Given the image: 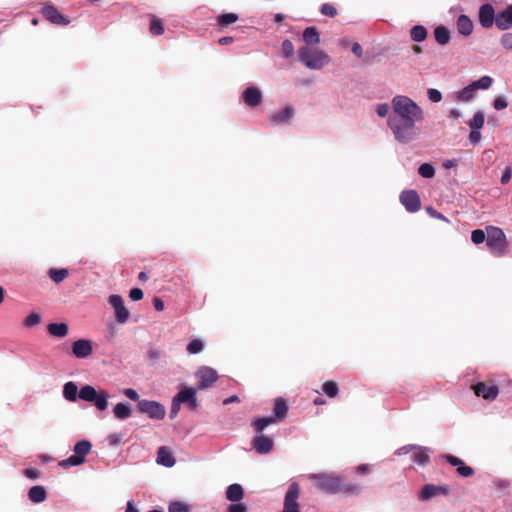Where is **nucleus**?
<instances>
[{
    "label": "nucleus",
    "mask_w": 512,
    "mask_h": 512,
    "mask_svg": "<svg viewBox=\"0 0 512 512\" xmlns=\"http://www.w3.org/2000/svg\"><path fill=\"white\" fill-rule=\"evenodd\" d=\"M41 323V315L38 313H30L25 319L23 320V325L25 327H34Z\"/></svg>",
    "instance_id": "obj_40"
},
{
    "label": "nucleus",
    "mask_w": 512,
    "mask_h": 512,
    "mask_svg": "<svg viewBox=\"0 0 512 512\" xmlns=\"http://www.w3.org/2000/svg\"><path fill=\"white\" fill-rule=\"evenodd\" d=\"M457 472L462 477H471L474 475V469L470 466H467L466 464H464L460 468H458Z\"/></svg>",
    "instance_id": "obj_51"
},
{
    "label": "nucleus",
    "mask_w": 512,
    "mask_h": 512,
    "mask_svg": "<svg viewBox=\"0 0 512 512\" xmlns=\"http://www.w3.org/2000/svg\"><path fill=\"white\" fill-rule=\"evenodd\" d=\"M393 111L388 117V126L395 138L403 143L415 136V123L423 119L422 109L406 96H395L392 100Z\"/></svg>",
    "instance_id": "obj_1"
},
{
    "label": "nucleus",
    "mask_w": 512,
    "mask_h": 512,
    "mask_svg": "<svg viewBox=\"0 0 512 512\" xmlns=\"http://www.w3.org/2000/svg\"><path fill=\"white\" fill-rule=\"evenodd\" d=\"M196 388H184L180 390L174 397L180 404H187V406L194 410L198 407V400L196 397Z\"/></svg>",
    "instance_id": "obj_15"
},
{
    "label": "nucleus",
    "mask_w": 512,
    "mask_h": 512,
    "mask_svg": "<svg viewBox=\"0 0 512 512\" xmlns=\"http://www.w3.org/2000/svg\"><path fill=\"white\" fill-rule=\"evenodd\" d=\"M92 352V343L87 339H79L72 344V353L77 358H87Z\"/></svg>",
    "instance_id": "obj_20"
},
{
    "label": "nucleus",
    "mask_w": 512,
    "mask_h": 512,
    "mask_svg": "<svg viewBox=\"0 0 512 512\" xmlns=\"http://www.w3.org/2000/svg\"><path fill=\"white\" fill-rule=\"evenodd\" d=\"M41 13L47 21L54 25L67 26L70 24L69 18L63 15L54 5H45Z\"/></svg>",
    "instance_id": "obj_10"
},
{
    "label": "nucleus",
    "mask_w": 512,
    "mask_h": 512,
    "mask_svg": "<svg viewBox=\"0 0 512 512\" xmlns=\"http://www.w3.org/2000/svg\"><path fill=\"white\" fill-rule=\"evenodd\" d=\"M428 97L432 102H440L442 99V94L439 90L430 88L428 89Z\"/></svg>",
    "instance_id": "obj_52"
},
{
    "label": "nucleus",
    "mask_w": 512,
    "mask_h": 512,
    "mask_svg": "<svg viewBox=\"0 0 512 512\" xmlns=\"http://www.w3.org/2000/svg\"><path fill=\"white\" fill-rule=\"evenodd\" d=\"M203 348L204 345L202 341L194 339L187 345V352L189 354H197L200 353L203 350Z\"/></svg>",
    "instance_id": "obj_42"
},
{
    "label": "nucleus",
    "mask_w": 512,
    "mask_h": 512,
    "mask_svg": "<svg viewBox=\"0 0 512 512\" xmlns=\"http://www.w3.org/2000/svg\"><path fill=\"white\" fill-rule=\"evenodd\" d=\"M281 50L285 58H290L294 55V45L289 39L282 42Z\"/></svg>",
    "instance_id": "obj_43"
},
{
    "label": "nucleus",
    "mask_w": 512,
    "mask_h": 512,
    "mask_svg": "<svg viewBox=\"0 0 512 512\" xmlns=\"http://www.w3.org/2000/svg\"><path fill=\"white\" fill-rule=\"evenodd\" d=\"M322 391L329 398H335L339 394V387L335 381L329 380L323 383Z\"/></svg>",
    "instance_id": "obj_33"
},
{
    "label": "nucleus",
    "mask_w": 512,
    "mask_h": 512,
    "mask_svg": "<svg viewBox=\"0 0 512 512\" xmlns=\"http://www.w3.org/2000/svg\"><path fill=\"white\" fill-rule=\"evenodd\" d=\"M299 60L309 69L319 70L330 62V57L324 51L302 46L298 51Z\"/></svg>",
    "instance_id": "obj_4"
},
{
    "label": "nucleus",
    "mask_w": 512,
    "mask_h": 512,
    "mask_svg": "<svg viewBox=\"0 0 512 512\" xmlns=\"http://www.w3.org/2000/svg\"><path fill=\"white\" fill-rule=\"evenodd\" d=\"M418 173L424 178H432L435 175V169L431 164L424 163L419 166Z\"/></svg>",
    "instance_id": "obj_39"
},
{
    "label": "nucleus",
    "mask_w": 512,
    "mask_h": 512,
    "mask_svg": "<svg viewBox=\"0 0 512 512\" xmlns=\"http://www.w3.org/2000/svg\"><path fill=\"white\" fill-rule=\"evenodd\" d=\"M109 303L115 310V317L117 322L125 323L129 319L130 313L124 305L123 298L120 295H111Z\"/></svg>",
    "instance_id": "obj_14"
},
{
    "label": "nucleus",
    "mask_w": 512,
    "mask_h": 512,
    "mask_svg": "<svg viewBox=\"0 0 512 512\" xmlns=\"http://www.w3.org/2000/svg\"><path fill=\"white\" fill-rule=\"evenodd\" d=\"M242 98L249 107L259 106L263 99L261 90L255 86L246 88L242 93Z\"/></svg>",
    "instance_id": "obj_19"
},
{
    "label": "nucleus",
    "mask_w": 512,
    "mask_h": 512,
    "mask_svg": "<svg viewBox=\"0 0 512 512\" xmlns=\"http://www.w3.org/2000/svg\"><path fill=\"white\" fill-rule=\"evenodd\" d=\"M411 39L415 42L424 41L427 37V30L422 25H415L410 30Z\"/></svg>",
    "instance_id": "obj_32"
},
{
    "label": "nucleus",
    "mask_w": 512,
    "mask_h": 512,
    "mask_svg": "<svg viewBox=\"0 0 512 512\" xmlns=\"http://www.w3.org/2000/svg\"><path fill=\"white\" fill-rule=\"evenodd\" d=\"M496 27L502 31L512 27V4L497 13Z\"/></svg>",
    "instance_id": "obj_21"
},
{
    "label": "nucleus",
    "mask_w": 512,
    "mask_h": 512,
    "mask_svg": "<svg viewBox=\"0 0 512 512\" xmlns=\"http://www.w3.org/2000/svg\"><path fill=\"white\" fill-rule=\"evenodd\" d=\"M149 31L156 36L162 35L164 33V25L161 19L153 16L150 21Z\"/></svg>",
    "instance_id": "obj_35"
},
{
    "label": "nucleus",
    "mask_w": 512,
    "mask_h": 512,
    "mask_svg": "<svg viewBox=\"0 0 512 512\" xmlns=\"http://www.w3.org/2000/svg\"><path fill=\"white\" fill-rule=\"evenodd\" d=\"M181 404L176 401L175 397L172 399L171 409H170V418L174 419L177 417Z\"/></svg>",
    "instance_id": "obj_53"
},
{
    "label": "nucleus",
    "mask_w": 512,
    "mask_h": 512,
    "mask_svg": "<svg viewBox=\"0 0 512 512\" xmlns=\"http://www.w3.org/2000/svg\"><path fill=\"white\" fill-rule=\"evenodd\" d=\"M476 91V89L474 87H472V84H469L468 86H466L465 88H463L461 91L458 92V100L460 101H463V102H468L470 100L473 99L474 97V92Z\"/></svg>",
    "instance_id": "obj_37"
},
{
    "label": "nucleus",
    "mask_w": 512,
    "mask_h": 512,
    "mask_svg": "<svg viewBox=\"0 0 512 512\" xmlns=\"http://www.w3.org/2000/svg\"><path fill=\"white\" fill-rule=\"evenodd\" d=\"M225 496L231 502H239L244 498V489L238 483L231 484L227 487Z\"/></svg>",
    "instance_id": "obj_23"
},
{
    "label": "nucleus",
    "mask_w": 512,
    "mask_h": 512,
    "mask_svg": "<svg viewBox=\"0 0 512 512\" xmlns=\"http://www.w3.org/2000/svg\"><path fill=\"white\" fill-rule=\"evenodd\" d=\"M248 507L245 503L235 502L227 507L226 512H247Z\"/></svg>",
    "instance_id": "obj_45"
},
{
    "label": "nucleus",
    "mask_w": 512,
    "mask_h": 512,
    "mask_svg": "<svg viewBox=\"0 0 512 512\" xmlns=\"http://www.w3.org/2000/svg\"><path fill=\"white\" fill-rule=\"evenodd\" d=\"M510 178H511V171H510V169H507V170L503 173V175H502V177H501V183H502L503 185L507 184V183L509 182Z\"/></svg>",
    "instance_id": "obj_62"
},
{
    "label": "nucleus",
    "mask_w": 512,
    "mask_h": 512,
    "mask_svg": "<svg viewBox=\"0 0 512 512\" xmlns=\"http://www.w3.org/2000/svg\"><path fill=\"white\" fill-rule=\"evenodd\" d=\"M434 36L435 40L441 45L447 44L450 40L449 30L444 26H438L434 30Z\"/></svg>",
    "instance_id": "obj_31"
},
{
    "label": "nucleus",
    "mask_w": 512,
    "mask_h": 512,
    "mask_svg": "<svg viewBox=\"0 0 512 512\" xmlns=\"http://www.w3.org/2000/svg\"><path fill=\"white\" fill-rule=\"evenodd\" d=\"M153 305H154V308L157 310V311H162L164 310V302L160 299V298H154L153 300Z\"/></svg>",
    "instance_id": "obj_61"
},
{
    "label": "nucleus",
    "mask_w": 512,
    "mask_h": 512,
    "mask_svg": "<svg viewBox=\"0 0 512 512\" xmlns=\"http://www.w3.org/2000/svg\"><path fill=\"white\" fill-rule=\"evenodd\" d=\"M321 13L325 16L334 17L337 15V9L329 3H325L321 6Z\"/></svg>",
    "instance_id": "obj_47"
},
{
    "label": "nucleus",
    "mask_w": 512,
    "mask_h": 512,
    "mask_svg": "<svg viewBox=\"0 0 512 512\" xmlns=\"http://www.w3.org/2000/svg\"><path fill=\"white\" fill-rule=\"evenodd\" d=\"M445 458V460L451 464L452 466H455L458 468H460L462 465H464L465 463L463 462V460H461L460 458L456 457V456H453V455H450V454H447V455H444L443 456Z\"/></svg>",
    "instance_id": "obj_48"
},
{
    "label": "nucleus",
    "mask_w": 512,
    "mask_h": 512,
    "mask_svg": "<svg viewBox=\"0 0 512 512\" xmlns=\"http://www.w3.org/2000/svg\"><path fill=\"white\" fill-rule=\"evenodd\" d=\"M474 393L478 397L486 400H494L499 393V389L495 384H487L485 382H478L472 386Z\"/></svg>",
    "instance_id": "obj_16"
},
{
    "label": "nucleus",
    "mask_w": 512,
    "mask_h": 512,
    "mask_svg": "<svg viewBox=\"0 0 512 512\" xmlns=\"http://www.w3.org/2000/svg\"><path fill=\"white\" fill-rule=\"evenodd\" d=\"M450 493V487L449 485H433V484H427L425 485L420 493V499L423 501H427L431 499L434 496L437 495H448Z\"/></svg>",
    "instance_id": "obj_17"
},
{
    "label": "nucleus",
    "mask_w": 512,
    "mask_h": 512,
    "mask_svg": "<svg viewBox=\"0 0 512 512\" xmlns=\"http://www.w3.org/2000/svg\"><path fill=\"white\" fill-rule=\"evenodd\" d=\"M238 19L239 16L236 13H225L217 17V24L222 28L228 27L229 25L235 23Z\"/></svg>",
    "instance_id": "obj_34"
},
{
    "label": "nucleus",
    "mask_w": 512,
    "mask_h": 512,
    "mask_svg": "<svg viewBox=\"0 0 512 512\" xmlns=\"http://www.w3.org/2000/svg\"><path fill=\"white\" fill-rule=\"evenodd\" d=\"M445 458V460L451 464L452 466H455L458 468H460L462 465H464L465 463L463 462V460H461L460 458L456 457V456H453V455H450V454H447V455H444L443 456Z\"/></svg>",
    "instance_id": "obj_49"
},
{
    "label": "nucleus",
    "mask_w": 512,
    "mask_h": 512,
    "mask_svg": "<svg viewBox=\"0 0 512 512\" xmlns=\"http://www.w3.org/2000/svg\"><path fill=\"white\" fill-rule=\"evenodd\" d=\"M486 235H487V232L485 233L481 229H476V230H473L471 233V240L474 244H481L485 241V239H487Z\"/></svg>",
    "instance_id": "obj_44"
},
{
    "label": "nucleus",
    "mask_w": 512,
    "mask_h": 512,
    "mask_svg": "<svg viewBox=\"0 0 512 512\" xmlns=\"http://www.w3.org/2000/svg\"><path fill=\"white\" fill-rule=\"evenodd\" d=\"M47 493L43 486H33L28 491L29 500L34 503H41L46 499Z\"/></svg>",
    "instance_id": "obj_27"
},
{
    "label": "nucleus",
    "mask_w": 512,
    "mask_h": 512,
    "mask_svg": "<svg viewBox=\"0 0 512 512\" xmlns=\"http://www.w3.org/2000/svg\"><path fill=\"white\" fill-rule=\"evenodd\" d=\"M389 109H390L389 105H388V104H386V103H383V104H379V105L377 106L376 112H377V114H378L380 117H385V116H387V115H388V113H389Z\"/></svg>",
    "instance_id": "obj_57"
},
{
    "label": "nucleus",
    "mask_w": 512,
    "mask_h": 512,
    "mask_svg": "<svg viewBox=\"0 0 512 512\" xmlns=\"http://www.w3.org/2000/svg\"><path fill=\"white\" fill-rule=\"evenodd\" d=\"M24 474L29 479H37L40 476V471L36 468H28L24 470Z\"/></svg>",
    "instance_id": "obj_58"
},
{
    "label": "nucleus",
    "mask_w": 512,
    "mask_h": 512,
    "mask_svg": "<svg viewBox=\"0 0 512 512\" xmlns=\"http://www.w3.org/2000/svg\"><path fill=\"white\" fill-rule=\"evenodd\" d=\"M303 40L307 44H318L320 42L319 32L315 27H307L303 32Z\"/></svg>",
    "instance_id": "obj_29"
},
{
    "label": "nucleus",
    "mask_w": 512,
    "mask_h": 512,
    "mask_svg": "<svg viewBox=\"0 0 512 512\" xmlns=\"http://www.w3.org/2000/svg\"><path fill=\"white\" fill-rule=\"evenodd\" d=\"M501 45L507 49L512 50V33H505L500 39Z\"/></svg>",
    "instance_id": "obj_50"
},
{
    "label": "nucleus",
    "mask_w": 512,
    "mask_h": 512,
    "mask_svg": "<svg viewBox=\"0 0 512 512\" xmlns=\"http://www.w3.org/2000/svg\"><path fill=\"white\" fill-rule=\"evenodd\" d=\"M427 211L429 212V214L434 217V218H437V219H442L444 220L445 217L440 214L439 212H437L436 210H434L433 208H427Z\"/></svg>",
    "instance_id": "obj_64"
},
{
    "label": "nucleus",
    "mask_w": 512,
    "mask_h": 512,
    "mask_svg": "<svg viewBox=\"0 0 512 512\" xmlns=\"http://www.w3.org/2000/svg\"><path fill=\"white\" fill-rule=\"evenodd\" d=\"M457 30L460 34L468 36L473 31V22L467 15H460L456 22Z\"/></svg>",
    "instance_id": "obj_24"
},
{
    "label": "nucleus",
    "mask_w": 512,
    "mask_h": 512,
    "mask_svg": "<svg viewBox=\"0 0 512 512\" xmlns=\"http://www.w3.org/2000/svg\"><path fill=\"white\" fill-rule=\"evenodd\" d=\"M196 378L198 379L197 390H204L210 387L218 379L217 372L210 367H201L196 372Z\"/></svg>",
    "instance_id": "obj_11"
},
{
    "label": "nucleus",
    "mask_w": 512,
    "mask_h": 512,
    "mask_svg": "<svg viewBox=\"0 0 512 512\" xmlns=\"http://www.w3.org/2000/svg\"><path fill=\"white\" fill-rule=\"evenodd\" d=\"M144 294L143 291L140 288H133L130 290L129 297L133 301H139L143 298Z\"/></svg>",
    "instance_id": "obj_56"
},
{
    "label": "nucleus",
    "mask_w": 512,
    "mask_h": 512,
    "mask_svg": "<svg viewBox=\"0 0 512 512\" xmlns=\"http://www.w3.org/2000/svg\"><path fill=\"white\" fill-rule=\"evenodd\" d=\"M413 461L421 466H425L429 460V455L422 449H420L418 452L414 453L412 457Z\"/></svg>",
    "instance_id": "obj_41"
},
{
    "label": "nucleus",
    "mask_w": 512,
    "mask_h": 512,
    "mask_svg": "<svg viewBox=\"0 0 512 512\" xmlns=\"http://www.w3.org/2000/svg\"><path fill=\"white\" fill-rule=\"evenodd\" d=\"M493 106L496 110H503L508 106V102L503 97H497L493 102Z\"/></svg>",
    "instance_id": "obj_54"
},
{
    "label": "nucleus",
    "mask_w": 512,
    "mask_h": 512,
    "mask_svg": "<svg viewBox=\"0 0 512 512\" xmlns=\"http://www.w3.org/2000/svg\"><path fill=\"white\" fill-rule=\"evenodd\" d=\"M48 275L51 278L52 281H54L56 284H59L64 279H66L69 275V271L66 268H51L48 271Z\"/></svg>",
    "instance_id": "obj_30"
},
{
    "label": "nucleus",
    "mask_w": 512,
    "mask_h": 512,
    "mask_svg": "<svg viewBox=\"0 0 512 512\" xmlns=\"http://www.w3.org/2000/svg\"><path fill=\"white\" fill-rule=\"evenodd\" d=\"M300 493V485L297 482H293L289 485L284 497L282 512H301L298 503Z\"/></svg>",
    "instance_id": "obj_8"
},
{
    "label": "nucleus",
    "mask_w": 512,
    "mask_h": 512,
    "mask_svg": "<svg viewBox=\"0 0 512 512\" xmlns=\"http://www.w3.org/2000/svg\"><path fill=\"white\" fill-rule=\"evenodd\" d=\"M485 123V116L482 111H478L474 114L472 120L468 122V125L471 129H481L483 128Z\"/></svg>",
    "instance_id": "obj_36"
},
{
    "label": "nucleus",
    "mask_w": 512,
    "mask_h": 512,
    "mask_svg": "<svg viewBox=\"0 0 512 512\" xmlns=\"http://www.w3.org/2000/svg\"><path fill=\"white\" fill-rule=\"evenodd\" d=\"M157 462L166 467H172L175 464V459L170 453L169 449L165 446H162L158 449L157 452Z\"/></svg>",
    "instance_id": "obj_25"
},
{
    "label": "nucleus",
    "mask_w": 512,
    "mask_h": 512,
    "mask_svg": "<svg viewBox=\"0 0 512 512\" xmlns=\"http://www.w3.org/2000/svg\"><path fill=\"white\" fill-rule=\"evenodd\" d=\"M316 489L327 494L353 496L361 491L359 484L348 481L344 476L335 473H318L309 475Z\"/></svg>",
    "instance_id": "obj_2"
},
{
    "label": "nucleus",
    "mask_w": 512,
    "mask_h": 512,
    "mask_svg": "<svg viewBox=\"0 0 512 512\" xmlns=\"http://www.w3.org/2000/svg\"><path fill=\"white\" fill-rule=\"evenodd\" d=\"M400 202L411 213L417 212L421 207L419 195L415 190L403 191L400 195Z\"/></svg>",
    "instance_id": "obj_13"
},
{
    "label": "nucleus",
    "mask_w": 512,
    "mask_h": 512,
    "mask_svg": "<svg viewBox=\"0 0 512 512\" xmlns=\"http://www.w3.org/2000/svg\"><path fill=\"white\" fill-rule=\"evenodd\" d=\"M63 396L70 402H75L77 398L94 403L95 407L103 411L108 407V399L110 397L106 390L97 391L91 385H84L78 392V387L75 382L69 381L64 384Z\"/></svg>",
    "instance_id": "obj_3"
},
{
    "label": "nucleus",
    "mask_w": 512,
    "mask_h": 512,
    "mask_svg": "<svg viewBox=\"0 0 512 512\" xmlns=\"http://www.w3.org/2000/svg\"><path fill=\"white\" fill-rule=\"evenodd\" d=\"M168 512H189V509L186 504L176 501L169 505Z\"/></svg>",
    "instance_id": "obj_46"
},
{
    "label": "nucleus",
    "mask_w": 512,
    "mask_h": 512,
    "mask_svg": "<svg viewBox=\"0 0 512 512\" xmlns=\"http://www.w3.org/2000/svg\"><path fill=\"white\" fill-rule=\"evenodd\" d=\"M352 52L354 55H356L357 57H361L362 54H363V50H362V47L359 43L355 42L353 45H352Z\"/></svg>",
    "instance_id": "obj_60"
},
{
    "label": "nucleus",
    "mask_w": 512,
    "mask_h": 512,
    "mask_svg": "<svg viewBox=\"0 0 512 512\" xmlns=\"http://www.w3.org/2000/svg\"><path fill=\"white\" fill-rule=\"evenodd\" d=\"M487 232V246L491 249L494 255L502 256L505 254L507 241L506 236L502 229L494 226H488Z\"/></svg>",
    "instance_id": "obj_6"
},
{
    "label": "nucleus",
    "mask_w": 512,
    "mask_h": 512,
    "mask_svg": "<svg viewBox=\"0 0 512 512\" xmlns=\"http://www.w3.org/2000/svg\"><path fill=\"white\" fill-rule=\"evenodd\" d=\"M492 82H493V80L490 76H483L480 79H478L477 81H473L471 84H472V87H474L476 90L477 89H488L492 85Z\"/></svg>",
    "instance_id": "obj_38"
},
{
    "label": "nucleus",
    "mask_w": 512,
    "mask_h": 512,
    "mask_svg": "<svg viewBox=\"0 0 512 512\" xmlns=\"http://www.w3.org/2000/svg\"><path fill=\"white\" fill-rule=\"evenodd\" d=\"M113 413L117 419L124 420L131 416V407L126 403H118L114 407Z\"/></svg>",
    "instance_id": "obj_28"
},
{
    "label": "nucleus",
    "mask_w": 512,
    "mask_h": 512,
    "mask_svg": "<svg viewBox=\"0 0 512 512\" xmlns=\"http://www.w3.org/2000/svg\"><path fill=\"white\" fill-rule=\"evenodd\" d=\"M294 114L295 109L293 108V106L288 105L281 111L271 114L269 119L273 124L277 125L280 123L288 122L290 119L293 118Z\"/></svg>",
    "instance_id": "obj_22"
},
{
    "label": "nucleus",
    "mask_w": 512,
    "mask_h": 512,
    "mask_svg": "<svg viewBox=\"0 0 512 512\" xmlns=\"http://www.w3.org/2000/svg\"><path fill=\"white\" fill-rule=\"evenodd\" d=\"M47 331L52 336L63 338L67 336L69 327L66 323H50L47 326Z\"/></svg>",
    "instance_id": "obj_26"
},
{
    "label": "nucleus",
    "mask_w": 512,
    "mask_h": 512,
    "mask_svg": "<svg viewBox=\"0 0 512 512\" xmlns=\"http://www.w3.org/2000/svg\"><path fill=\"white\" fill-rule=\"evenodd\" d=\"M92 444L88 440H81L77 442L73 448L74 455L59 462V466L68 468L70 466H79L85 462V457L90 453Z\"/></svg>",
    "instance_id": "obj_7"
},
{
    "label": "nucleus",
    "mask_w": 512,
    "mask_h": 512,
    "mask_svg": "<svg viewBox=\"0 0 512 512\" xmlns=\"http://www.w3.org/2000/svg\"><path fill=\"white\" fill-rule=\"evenodd\" d=\"M496 19L497 13H495V9L491 4L486 3L480 6L478 20L483 28L489 29L493 24L496 25Z\"/></svg>",
    "instance_id": "obj_12"
},
{
    "label": "nucleus",
    "mask_w": 512,
    "mask_h": 512,
    "mask_svg": "<svg viewBox=\"0 0 512 512\" xmlns=\"http://www.w3.org/2000/svg\"><path fill=\"white\" fill-rule=\"evenodd\" d=\"M124 394L126 397H128L129 399H131L133 401H137L139 399V395H138L137 391L132 388L125 389Z\"/></svg>",
    "instance_id": "obj_59"
},
{
    "label": "nucleus",
    "mask_w": 512,
    "mask_h": 512,
    "mask_svg": "<svg viewBox=\"0 0 512 512\" xmlns=\"http://www.w3.org/2000/svg\"><path fill=\"white\" fill-rule=\"evenodd\" d=\"M137 407L141 413L147 414L152 419L162 420L166 415L165 407L156 401L139 400Z\"/></svg>",
    "instance_id": "obj_9"
},
{
    "label": "nucleus",
    "mask_w": 512,
    "mask_h": 512,
    "mask_svg": "<svg viewBox=\"0 0 512 512\" xmlns=\"http://www.w3.org/2000/svg\"><path fill=\"white\" fill-rule=\"evenodd\" d=\"M481 139V133L479 129H471L469 134V140L472 144L476 145L479 143Z\"/></svg>",
    "instance_id": "obj_55"
},
{
    "label": "nucleus",
    "mask_w": 512,
    "mask_h": 512,
    "mask_svg": "<svg viewBox=\"0 0 512 512\" xmlns=\"http://www.w3.org/2000/svg\"><path fill=\"white\" fill-rule=\"evenodd\" d=\"M233 41H234V38H233V37L225 36V37H221V38L218 40V43H219L220 45H228V44H231Z\"/></svg>",
    "instance_id": "obj_63"
},
{
    "label": "nucleus",
    "mask_w": 512,
    "mask_h": 512,
    "mask_svg": "<svg viewBox=\"0 0 512 512\" xmlns=\"http://www.w3.org/2000/svg\"><path fill=\"white\" fill-rule=\"evenodd\" d=\"M288 411V405L283 398H276L274 403V417H262L252 422V427L255 432L261 434L262 431L270 424H274L276 420H282L286 417Z\"/></svg>",
    "instance_id": "obj_5"
},
{
    "label": "nucleus",
    "mask_w": 512,
    "mask_h": 512,
    "mask_svg": "<svg viewBox=\"0 0 512 512\" xmlns=\"http://www.w3.org/2000/svg\"><path fill=\"white\" fill-rule=\"evenodd\" d=\"M251 446L258 454H268L272 451L274 442L268 436L258 435L253 438Z\"/></svg>",
    "instance_id": "obj_18"
}]
</instances>
